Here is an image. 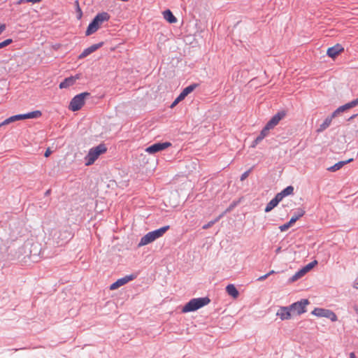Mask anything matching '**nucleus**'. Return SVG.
<instances>
[{
    "label": "nucleus",
    "mask_w": 358,
    "mask_h": 358,
    "mask_svg": "<svg viewBox=\"0 0 358 358\" xmlns=\"http://www.w3.org/2000/svg\"><path fill=\"white\" fill-rule=\"evenodd\" d=\"M305 210L302 208H299L295 214L289 220V224H294L299 218L303 216Z\"/></svg>",
    "instance_id": "19"
},
{
    "label": "nucleus",
    "mask_w": 358,
    "mask_h": 358,
    "mask_svg": "<svg viewBox=\"0 0 358 358\" xmlns=\"http://www.w3.org/2000/svg\"><path fill=\"white\" fill-rule=\"evenodd\" d=\"M227 294L234 298H237L238 296V292L235 286L232 284L228 285L226 287Z\"/></svg>",
    "instance_id": "21"
},
{
    "label": "nucleus",
    "mask_w": 358,
    "mask_h": 358,
    "mask_svg": "<svg viewBox=\"0 0 358 358\" xmlns=\"http://www.w3.org/2000/svg\"><path fill=\"white\" fill-rule=\"evenodd\" d=\"M272 129L271 128L268 127L267 124L264 127V129L262 130L259 136L264 139L269 133V131Z\"/></svg>",
    "instance_id": "25"
},
{
    "label": "nucleus",
    "mask_w": 358,
    "mask_h": 358,
    "mask_svg": "<svg viewBox=\"0 0 358 358\" xmlns=\"http://www.w3.org/2000/svg\"><path fill=\"white\" fill-rule=\"evenodd\" d=\"M196 85H191L185 87L179 96L184 99L189 94H190L195 89Z\"/></svg>",
    "instance_id": "23"
},
{
    "label": "nucleus",
    "mask_w": 358,
    "mask_h": 358,
    "mask_svg": "<svg viewBox=\"0 0 358 358\" xmlns=\"http://www.w3.org/2000/svg\"><path fill=\"white\" fill-rule=\"evenodd\" d=\"M102 44H103L102 43L94 44V45H92V46L85 49L83 51V52L78 56V59H83V58L86 57L87 56H88L89 55L92 54V52H95L96 50H98L99 48L101 47Z\"/></svg>",
    "instance_id": "14"
},
{
    "label": "nucleus",
    "mask_w": 358,
    "mask_h": 358,
    "mask_svg": "<svg viewBox=\"0 0 358 358\" xmlns=\"http://www.w3.org/2000/svg\"><path fill=\"white\" fill-rule=\"evenodd\" d=\"M164 19L170 23H175L177 20L176 17L173 15L172 12L169 10H166L163 13Z\"/></svg>",
    "instance_id": "22"
},
{
    "label": "nucleus",
    "mask_w": 358,
    "mask_h": 358,
    "mask_svg": "<svg viewBox=\"0 0 358 358\" xmlns=\"http://www.w3.org/2000/svg\"><path fill=\"white\" fill-rule=\"evenodd\" d=\"M310 303L308 299H301L289 306L292 315H300L306 312V306Z\"/></svg>",
    "instance_id": "8"
},
{
    "label": "nucleus",
    "mask_w": 358,
    "mask_h": 358,
    "mask_svg": "<svg viewBox=\"0 0 358 358\" xmlns=\"http://www.w3.org/2000/svg\"><path fill=\"white\" fill-rule=\"evenodd\" d=\"M135 278H136V275L134 274L128 275L123 278H121L110 285V289L115 290V289L119 288L120 287L127 284V282L133 280Z\"/></svg>",
    "instance_id": "11"
},
{
    "label": "nucleus",
    "mask_w": 358,
    "mask_h": 358,
    "mask_svg": "<svg viewBox=\"0 0 358 358\" xmlns=\"http://www.w3.org/2000/svg\"><path fill=\"white\" fill-rule=\"evenodd\" d=\"M268 277V275H267V273H266V274H265V275H262V276L259 277V278H257V280H259V281H263V280H264L266 278H267Z\"/></svg>",
    "instance_id": "34"
},
{
    "label": "nucleus",
    "mask_w": 358,
    "mask_h": 358,
    "mask_svg": "<svg viewBox=\"0 0 358 358\" xmlns=\"http://www.w3.org/2000/svg\"><path fill=\"white\" fill-rule=\"evenodd\" d=\"M170 146H171V143L169 142L157 143L148 147L145 149V151L150 154H155L159 151L164 150Z\"/></svg>",
    "instance_id": "10"
},
{
    "label": "nucleus",
    "mask_w": 358,
    "mask_h": 358,
    "mask_svg": "<svg viewBox=\"0 0 358 358\" xmlns=\"http://www.w3.org/2000/svg\"><path fill=\"white\" fill-rule=\"evenodd\" d=\"M210 303V299L208 297L196 298L191 299L187 303L183 306L182 309V313H188L195 311Z\"/></svg>",
    "instance_id": "4"
},
{
    "label": "nucleus",
    "mask_w": 358,
    "mask_h": 358,
    "mask_svg": "<svg viewBox=\"0 0 358 358\" xmlns=\"http://www.w3.org/2000/svg\"><path fill=\"white\" fill-rule=\"evenodd\" d=\"M183 99L180 96H178L176 99L175 101L172 103V104L171 105V108H173L175 107L180 101H182Z\"/></svg>",
    "instance_id": "28"
},
{
    "label": "nucleus",
    "mask_w": 358,
    "mask_h": 358,
    "mask_svg": "<svg viewBox=\"0 0 358 358\" xmlns=\"http://www.w3.org/2000/svg\"><path fill=\"white\" fill-rule=\"evenodd\" d=\"M50 152H50V150L49 149H48V150H47L45 151V152L44 156H45V157H49V155H50Z\"/></svg>",
    "instance_id": "38"
},
{
    "label": "nucleus",
    "mask_w": 358,
    "mask_h": 358,
    "mask_svg": "<svg viewBox=\"0 0 358 358\" xmlns=\"http://www.w3.org/2000/svg\"><path fill=\"white\" fill-rule=\"evenodd\" d=\"M312 314L317 317L329 318L332 322H336L338 320L336 315L333 311L324 308H315L312 311Z\"/></svg>",
    "instance_id": "9"
},
{
    "label": "nucleus",
    "mask_w": 358,
    "mask_h": 358,
    "mask_svg": "<svg viewBox=\"0 0 358 358\" xmlns=\"http://www.w3.org/2000/svg\"><path fill=\"white\" fill-rule=\"evenodd\" d=\"M106 151L107 148L104 144H99V145L91 148L87 155L85 157V165L90 166L93 164L99 156L104 154Z\"/></svg>",
    "instance_id": "2"
},
{
    "label": "nucleus",
    "mask_w": 358,
    "mask_h": 358,
    "mask_svg": "<svg viewBox=\"0 0 358 358\" xmlns=\"http://www.w3.org/2000/svg\"><path fill=\"white\" fill-rule=\"evenodd\" d=\"M249 175V171L243 173L241 177V180H244Z\"/></svg>",
    "instance_id": "33"
},
{
    "label": "nucleus",
    "mask_w": 358,
    "mask_h": 358,
    "mask_svg": "<svg viewBox=\"0 0 358 358\" xmlns=\"http://www.w3.org/2000/svg\"><path fill=\"white\" fill-rule=\"evenodd\" d=\"M169 229V226H165L148 233L141 238L138 246L141 247L155 241L156 239L162 237Z\"/></svg>",
    "instance_id": "3"
},
{
    "label": "nucleus",
    "mask_w": 358,
    "mask_h": 358,
    "mask_svg": "<svg viewBox=\"0 0 358 358\" xmlns=\"http://www.w3.org/2000/svg\"><path fill=\"white\" fill-rule=\"evenodd\" d=\"M353 160V159H349L347 161H341V162H339L336 164H335L334 166H331L330 167H329L327 169V170L329 171H331V172H334V171H336L339 169H341L345 164H346L347 163H349L350 162H352Z\"/></svg>",
    "instance_id": "18"
},
{
    "label": "nucleus",
    "mask_w": 358,
    "mask_h": 358,
    "mask_svg": "<svg viewBox=\"0 0 358 358\" xmlns=\"http://www.w3.org/2000/svg\"><path fill=\"white\" fill-rule=\"evenodd\" d=\"M286 115V113L285 111H280L277 113L272 118L267 122V125L268 127L273 129L279 122L282 120Z\"/></svg>",
    "instance_id": "13"
},
{
    "label": "nucleus",
    "mask_w": 358,
    "mask_h": 358,
    "mask_svg": "<svg viewBox=\"0 0 358 358\" xmlns=\"http://www.w3.org/2000/svg\"><path fill=\"white\" fill-rule=\"evenodd\" d=\"M76 6H77V10H78V12L79 13L78 18H80V17H81V16H82L81 9H80V6H79V3H78V1H76Z\"/></svg>",
    "instance_id": "32"
},
{
    "label": "nucleus",
    "mask_w": 358,
    "mask_h": 358,
    "mask_svg": "<svg viewBox=\"0 0 358 358\" xmlns=\"http://www.w3.org/2000/svg\"><path fill=\"white\" fill-rule=\"evenodd\" d=\"M276 315L278 316L281 320H286L291 319L292 313L289 306L280 307L276 313Z\"/></svg>",
    "instance_id": "12"
},
{
    "label": "nucleus",
    "mask_w": 358,
    "mask_h": 358,
    "mask_svg": "<svg viewBox=\"0 0 358 358\" xmlns=\"http://www.w3.org/2000/svg\"><path fill=\"white\" fill-rule=\"evenodd\" d=\"M273 273H275V271H273V270H271V271H269V272L267 273V275H268V276H269V275H272V274H273Z\"/></svg>",
    "instance_id": "40"
},
{
    "label": "nucleus",
    "mask_w": 358,
    "mask_h": 358,
    "mask_svg": "<svg viewBox=\"0 0 358 358\" xmlns=\"http://www.w3.org/2000/svg\"><path fill=\"white\" fill-rule=\"evenodd\" d=\"M78 78H79L78 76L66 78V79H64V81H62L59 84V88L60 89L67 88L69 86L73 85Z\"/></svg>",
    "instance_id": "16"
},
{
    "label": "nucleus",
    "mask_w": 358,
    "mask_h": 358,
    "mask_svg": "<svg viewBox=\"0 0 358 358\" xmlns=\"http://www.w3.org/2000/svg\"><path fill=\"white\" fill-rule=\"evenodd\" d=\"M350 358H357L354 352L350 353Z\"/></svg>",
    "instance_id": "39"
},
{
    "label": "nucleus",
    "mask_w": 358,
    "mask_h": 358,
    "mask_svg": "<svg viewBox=\"0 0 358 358\" xmlns=\"http://www.w3.org/2000/svg\"><path fill=\"white\" fill-rule=\"evenodd\" d=\"M110 15L105 12L96 15L87 29L85 33L86 36H90L96 32L99 28L100 24L103 22L108 21Z\"/></svg>",
    "instance_id": "5"
},
{
    "label": "nucleus",
    "mask_w": 358,
    "mask_h": 358,
    "mask_svg": "<svg viewBox=\"0 0 358 358\" xmlns=\"http://www.w3.org/2000/svg\"><path fill=\"white\" fill-rule=\"evenodd\" d=\"M41 115V112L39 110H35L31 113H28L26 114H20V115H16L11 116L7 119H6L3 122L0 124V127L2 125L8 124L11 122L25 120V119H32V118H37L39 117Z\"/></svg>",
    "instance_id": "6"
},
{
    "label": "nucleus",
    "mask_w": 358,
    "mask_h": 358,
    "mask_svg": "<svg viewBox=\"0 0 358 358\" xmlns=\"http://www.w3.org/2000/svg\"><path fill=\"white\" fill-rule=\"evenodd\" d=\"M215 223V222H209L208 224L204 225L203 227V229H208V227H210V226H212L213 224Z\"/></svg>",
    "instance_id": "36"
},
{
    "label": "nucleus",
    "mask_w": 358,
    "mask_h": 358,
    "mask_svg": "<svg viewBox=\"0 0 358 358\" xmlns=\"http://www.w3.org/2000/svg\"><path fill=\"white\" fill-rule=\"evenodd\" d=\"M262 140L263 138L259 135L253 142L252 147L255 148L257 145V143H259Z\"/></svg>",
    "instance_id": "29"
},
{
    "label": "nucleus",
    "mask_w": 358,
    "mask_h": 358,
    "mask_svg": "<svg viewBox=\"0 0 358 358\" xmlns=\"http://www.w3.org/2000/svg\"><path fill=\"white\" fill-rule=\"evenodd\" d=\"M293 224H289V221L287 223H285L281 226L279 227V229L281 231H287L290 227H292Z\"/></svg>",
    "instance_id": "27"
},
{
    "label": "nucleus",
    "mask_w": 358,
    "mask_h": 358,
    "mask_svg": "<svg viewBox=\"0 0 358 358\" xmlns=\"http://www.w3.org/2000/svg\"><path fill=\"white\" fill-rule=\"evenodd\" d=\"M41 1L42 0H25L26 2L33 3H38V2Z\"/></svg>",
    "instance_id": "35"
},
{
    "label": "nucleus",
    "mask_w": 358,
    "mask_h": 358,
    "mask_svg": "<svg viewBox=\"0 0 358 358\" xmlns=\"http://www.w3.org/2000/svg\"><path fill=\"white\" fill-rule=\"evenodd\" d=\"M280 201H281V200L280 199V196L275 195V196L272 200H271L270 202L266 205L265 208V212H270L275 206H277Z\"/></svg>",
    "instance_id": "17"
},
{
    "label": "nucleus",
    "mask_w": 358,
    "mask_h": 358,
    "mask_svg": "<svg viewBox=\"0 0 358 358\" xmlns=\"http://www.w3.org/2000/svg\"><path fill=\"white\" fill-rule=\"evenodd\" d=\"M343 50V48L341 45L337 44L334 47L329 48L327 51V54L329 57L334 58L338 55H339Z\"/></svg>",
    "instance_id": "15"
},
{
    "label": "nucleus",
    "mask_w": 358,
    "mask_h": 358,
    "mask_svg": "<svg viewBox=\"0 0 358 358\" xmlns=\"http://www.w3.org/2000/svg\"><path fill=\"white\" fill-rule=\"evenodd\" d=\"M6 25L4 23H0V35L6 30Z\"/></svg>",
    "instance_id": "31"
},
{
    "label": "nucleus",
    "mask_w": 358,
    "mask_h": 358,
    "mask_svg": "<svg viewBox=\"0 0 358 358\" xmlns=\"http://www.w3.org/2000/svg\"><path fill=\"white\" fill-rule=\"evenodd\" d=\"M353 287L355 289H358V281L355 282Z\"/></svg>",
    "instance_id": "41"
},
{
    "label": "nucleus",
    "mask_w": 358,
    "mask_h": 358,
    "mask_svg": "<svg viewBox=\"0 0 358 358\" xmlns=\"http://www.w3.org/2000/svg\"><path fill=\"white\" fill-rule=\"evenodd\" d=\"M90 95L87 92H83L75 96L71 101L69 108L72 111L80 110L85 103V99Z\"/></svg>",
    "instance_id": "7"
},
{
    "label": "nucleus",
    "mask_w": 358,
    "mask_h": 358,
    "mask_svg": "<svg viewBox=\"0 0 358 358\" xmlns=\"http://www.w3.org/2000/svg\"><path fill=\"white\" fill-rule=\"evenodd\" d=\"M306 274V272L303 268H301L300 271L296 273V275L298 276L299 278H301L302 276H303Z\"/></svg>",
    "instance_id": "30"
},
{
    "label": "nucleus",
    "mask_w": 358,
    "mask_h": 358,
    "mask_svg": "<svg viewBox=\"0 0 358 358\" xmlns=\"http://www.w3.org/2000/svg\"><path fill=\"white\" fill-rule=\"evenodd\" d=\"M12 43H13V40L11 38H8V39L1 42L0 43V49L6 47L7 45H10Z\"/></svg>",
    "instance_id": "26"
},
{
    "label": "nucleus",
    "mask_w": 358,
    "mask_h": 358,
    "mask_svg": "<svg viewBox=\"0 0 358 358\" xmlns=\"http://www.w3.org/2000/svg\"><path fill=\"white\" fill-rule=\"evenodd\" d=\"M298 279H299L298 278V276L296 275V273L292 277V278L290 279V281L291 282H294L296 280H297Z\"/></svg>",
    "instance_id": "37"
},
{
    "label": "nucleus",
    "mask_w": 358,
    "mask_h": 358,
    "mask_svg": "<svg viewBox=\"0 0 358 358\" xmlns=\"http://www.w3.org/2000/svg\"><path fill=\"white\" fill-rule=\"evenodd\" d=\"M317 264V262L316 260L313 261L312 262L308 264L306 266L303 268L304 271L308 273L309 271H310Z\"/></svg>",
    "instance_id": "24"
},
{
    "label": "nucleus",
    "mask_w": 358,
    "mask_h": 358,
    "mask_svg": "<svg viewBox=\"0 0 358 358\" xmlns=\"http://www.w3.org/2000/svg\"><path fill=\"white\" fill-rule=\"evenodd\" d=\"M358 105V99H356L351 102L345 103L343 106L338 107L330 116L327 117L322 124H321L319 128L317 129V132L320 133L328 128L332 122V120L336 117L339 113H343L348 109L354 108Z\"/></svg>",
    "instance_id": "1"
},
{
    "label": "nucleus",
    "mask_w": 358,
    "mask_h": 358,
    "mask_svg": "<svg viewBox=\"0 0 358 358\" xmlns=\"http://www.w3.org/2000/svg\"><path fill=\"white\" fill-rule=\"evenodd\" d=\"M294 192V187L292 186H288L285 189H284L280 193H278L276 195L280 196V199L282 201L283 197L292 194Z\"/></svg>",
    "instance_id": "20"
}]
</instances>
